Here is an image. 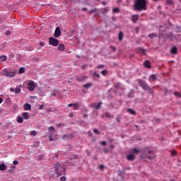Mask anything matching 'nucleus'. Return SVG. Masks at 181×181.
<instances>
[{"mask_svg": "<svg viewBox=\"0 0 181 181\" xmlns=\"http://www.w3.org/2000/svg\"><path fill=\"white\" fill-rule=\"evenodd\" d=\"M146 0H135L134 9L135 11H146Z\"/></svg>", "mask_w": 181, "mask_h": 181, "instance_id": "nucleus-1", "label": "nucleus"}, {"mask_svg": "<svg viewBox=\"0 0 181 181\" xmlns=\"http://www.w3.org/2000/svg\"><path fill=\"white\" fill-rule=\"evenodd\" d=\"M54 170L58 176H63L66 173V169L59 162L54 165Z\"/></svg>", "mask_w": 181, "mask_h": 181, "instance_id": "nucleus-2", "label": "nucleus"}, {"mask_svg": "<svg viewBox=\"0 0 181 181\" xmlns=\"http://www.w3.org/2000/svg\"><path fill=\"white\" fill-rule=\"evenodd\" d=\"M49 44L51 46H54V47H56L59 46V40L51 37L49 39Z\"/></svg>", "mask_w": 181, "mask_h": 181, "instance_id": "nucleus-3", "label": "nucleus"}, {"mask_svg": "<svg viewBox=\"0 0 181 181\" xmlns=\"http://www.w3.org/2000/svg\"><path fill=\"white\" fill-rule=\"evenodd\" d=\"M3 72H4V76H5V77H10V78L15 77L14 71L9 72V71H8V69H4L3 70Z\"/></svg>", "mask_w": 181, "mask_h": 181, "instance_id": "nucleus-4", "label": "nucleus"}, {"mask_svg": "<svg viewBox=\"0 0 181 181\" xmlns=\"http://www.w3.org/2000/svg\"><path fill=\"white\" fill-rule=\"evenodd\" d=\"M137 81H138L139 84L140 85V87H141V88H143V90H146L147 88L149 87L148 86V83H146V82H145V81L138 79Z\"/></svg>", "mask_w": 181, "mask_h": 181, "instance_id": "nucleus-5", "label": "nucleus"}, {"mask_svg": "<svg viewBox=\"0 0 181 181\" xmlns=\"http://www.w3.org/2000/svg\"><path fill=\"white\" fill-rule=\"evenodd\" d=\"M35 88L36 86H35V82L33 81H31L28 83V90L29 91H33Z\"/></svg>", "mask_w": 181, "mask_h": 181, "instance_id": "nucleus-6", "label": "nucleus"}, {"mask_svg": "<svg viewBox=\"0 0 181 181\" xmlns=\"http://www.w3.org/2000/svg\"><path fill=\"white\" fill-rule=\"evenodd\" d=\"M54 37H60L62 36V30L59 27H57L54 33Z\"/></svg>", "mask_w": 181, "mask_h": 181, "instance_id": "nucleus-7", "label": "nucleus"}, {"mask_svg": "<svg viewBox=\"0 0 181 181\" xmlns=\"http://www.w3.org/2000/svg\"><path fill=\"white\" fill-rule=\"evenodd\" d=\"M136 53H139V54H146V49L142 47H138L136 49Z\"/></svg>", "mask_w": 181, "mask_h": 181, "instance_id": "nucleus-8", "label": "nucleus"}, {"mask_svg": "<svg viewBox=\"0 0 181 181\" xmlns=\"http://www.w3.org/2000/svg\"><path fill=\"white\" fill-rule=\"evenodd\" d=\"M103 104L102 102H99L98 104L97 103H93L91 105V107L93 108H95V110H100L101 108V105Z\"/></svg>", "mask_w": 181, "mask_h": 181, "instance_id": "nucleus-9", "label": "nucleus"}, {"mask_svg": "<svg viewBox=\"0 0 181 181\" xmlns=\"http://www.w3.org/2000/svg\"><path fill=\"white\" fill-rule=\"evenodd\" d=\"M24 111H28L32 110V106L29 103H25L23 106Z\"/></svg>", "mask_w": 181, "mask_h": 181, "instance_id": "nucleus-10", "label": "nucleus"}, {"mask_svg": "<svg viewBox=\"0 0 181 181\" xmlns=\"http://www.w3.org/2000/svg\"><path fill=\"white\" fill-rule=\"evenodd\" d=\"M138 19H139V15H133L132 16V21L133 23H136V22L138 21Z\"/></svg>", "mask_w": 181, "mask_h": 181, "instance_id": "nucleus-11", "label": "nucleus"}, {"mask_svg": "<svg viewBox=\"0 0 181 181\" xmlns=\"http://www.w3.org/2000/svg\"><path fill=\"white\" fill-rule=\"evenodd\" d=\"M21 117L23 119H29V113L24 112L21 114Z\"/></svg>", "mask_w": 181, "mask_h": 181, "instance_id": "nucleus-12", "label": "nucleus"}, {"mask_svg": "<svg viewBox=\"0 0 181 181\" xmlns=\"http://www.w3.org/2000/svg\"><path fill=\"white\" fill-rule=\"evenodd\" d=\"M171 54H177V47H173L170 49Z\"/></svg>", "mask_w": 181, "mask_h": 181, "instance_id": "nucleus-13", "label": "nucleus"}, {"mask_svg": "<svg viewBox=\"0 0 181 181\" xmlns=\"http://www.w3.org/2000/svg\"><path fill=\"white\" fill-rule=\"evenodd\" d=\"M65 47L64 44H60L58 45L57 50L59 52H63L64 51Z\"/></svg>", "mask_w": 181, "mask_h": 181, "instance_id": "nucleus-14", "label": "nucleus"}, {"mask_svg": "<svg viewBox=\"0 0 181 181\" xmlns=\"http://www.w3.org/2000/svg\"><path fill=\"white\" fill-rule=\"evenodd\" d=\"M6 169H8V166L5 165V163L0 164V170H6Z\"/></svg>", "mask_w": 181, "mask_h": 181, "instance_id": "nucleus-15", "label": "nucleus"}, {"mask_svg": "<svg viewBox=\"0 0 181 181\" xmlns=\"http://www.w3.org/2000/svg\"><path fill=\"white\" fill-rule=\"evenodd\" d=\"M127 112H129L132 115H136V112L135 110H134V109H132V108H128Z\"/></svg>", "mask_w": 181, "mask_h": 181, "instance_id": "nucleus-16", "label": "nucleus"}, {"mask_svg": "<svg viewBox=\"0 0 181 181\" xmlns=\"http://www.w3.org/2000/svg\"><path fill=\"white\" fill-rule=\"evenodd\" d=\"M144 66L147 69H151V62H149V60H146L144 62Z\"/></svg>", "mask_w": 181, "mask_h": 181, "instance_id": "nucleus-17", "label": "nucleus"}, {"mask_svg": "<svg viewBox=\"0 0 181 181\" xmlns=\"http://www.w3.org/2000/svg\"><path fill=\"white\" fill-rule=\"evenodd\" d=\"M143 152H144V155H151L152 153H153V151H151V150H148V149L144 150Z\"/></svg>", "mask_w": 181, "mask_h": 181, "instance_id": "nucleus-18", "label": "nucleus"}, {"mask_svg": "<svg viewBox=\"0 0 181 181\" xmlns=\"http://www.w3.org/2000/svg\"><path fill=\"white\" fill-rule=\"evenodd\" d=\"M157 78H158L156 77V75L152 74V75H151V76H150L149 81H156V79H157Z\"/></svg>", "mask_w": 181, "mask_h": 181, "instance_id": "nucleus-19", "label": "nucleus"}, {"mask_svg": "<svg viewBox=\"0 0 181 181\" xmlns=\"http://www.w3.org/2000/svg\"><path fill=\"white\" fill-rule=\"evenodd\" d=\"M128 160H134L135 159V155L131 153L127 156Z\"/></svg>", "mask_w": 181, "mask_h": 181, "instance_id": "nucleus-20", "label": "nucleus"}, {"mask_svg": "<svg viewBox=\"0 0 181 181\" xmlns=\"http://www.w3.org/2000/svg\"><path fill=\"white\" fill-rule=\"evenodd\" d=\"M118 39L119 42H122V39H124V33L122 32L119 33Z\"/></svg>", "mask_w": 181, "mask_h": 181, "instance_id": "nucleus-21", "label": "nucleus"}, {"mask_svg": "<svg viewBox=\"0 0 181 181\" xmlns=\"http://www.w3.org/2000/svg\"><path fill=\"white\" fill-rule=\"evenodd\" d=\"M84 88H90L93 87V83H88L86 84L83 85Z\"/></svg>", "mask_w": 181, "mask_h": 181, "instance_id": "nucleus-22", "label": "nucleus"}, {"mask_svg": "<svg viewBox=\"0 0 181 181\" xmlns=\"http://www.w3.org/2000/svg\"><path fill=\"white\" fill-rule=\"evenodd\" d=\"M146 91L148 92V94L153 95V89L152 88H150L149 86L145 90Z\"/></svg>", "mask_w": 181, "mask_h": 181, "instance_id": "nucleus-23", "label": "nucleus"}, {"mask_svg": "<svg viewBox=\"0 0 181 181\" xmlns=\"http://www.w3.org/2000/svg\"><path fill=\"white\" fill-rule=\"evenodd\" d=\"M87 78V76L78 77L77 81H84Z\"/></svg>", "mask_w": 181, "mask_h": 181, "instance_id": "nucleus-24", "label": "nucleus"}, {"mask_svg": "<svg viewBox=\"0 0 181 181\" xmlns=\"http://www.w3.org/2000/svg\"><path fill=\"white\" fill-rule=\"evenodd\" d=\"M156 36H158L156 33H151L148 35V37H150V39H153V37H156Z\"/></svg>", "mask_w": 181, "mask_h": 181, "instance_id": "nucleus-25", "label": "nucleus"}, {"mask_svg": "<svg viewBox=\"0 0 181 181\" xmlns=\"http://www.w3.org/2000/svg\"><path fill=\"white\" fill-rule=\"evenodd\" d=\"M17 122H18V124H22L23 122V118L21 117H19L17 119Z\"/></svg>", "mask_w": 181, "mask_h": 181, "instance_id": "nucleus-26", "label": "nucleus"}, {"mask_svg": "<svg viewBox=\"0 0 181 181\" xmlns=\"http://www.w3.org/2000/svg\"><path fill=\"white\" fill-rule=\"evenodd\" d=\"M30 135H31L32 136H36V135H37V132H36V131H32V132L30 133Z\"/></svg>", "mask_w": 181, "mask_h": 181, "instance_id": "nucleus-27", "label": "nucleus"}, {"mask_svg": "<svg viewBox=\"0 0 181 181\" xmlns=\"http://www.w3.org/2000/svg\"><path fill=\"white\" fill-rule=\"evenodd\" d=\"M174 95H175V97H179L180 98H181V93L179 92H175Z\"/></svg>", "mask_w": 181, "mask_h": 181, "instance_id": "nucleus-28", "label": "nucleus"}, {"mask_svg": "<svg viewBox=\"0 0 181 181\" xmlns=\"http://www.w3.org/2000/svg\"><path fill=\"white\" fill-rule=\"evenodd\" d=\"M115 88H121L122 85L119 83H117L115 84Z\"/></svg>", "mask_w": 181, "mask_h": 181, "instance_id": "nucleus-29", "label": "nucleus"}, {"mask_svg": "<svg viewBox=\"0 0 181 181\" xmlns=\"http://www.w3.org/2000/svg\"><path fill=\"white\" fill-rule=\"evenodd\" d=\"M112 12H114L115 13H119V8H115L112 10Z\"/></svg>", "mask_w": 181, "mask_h": 181, "instance_id": "nucleus-30", "label": "nucleus"}, {"mask_svg": "<svg viewBox=\"0 0 181 181\" xmlns=\"http://www.w3.org/2000/svg\"><path fill=\"white\" fill-rule=\"evenodd\" d=\"M166 4L167 5H173V0H168Z\"/></svg>", "mask_w": 181, "mask_h": 181, "instance_id": "nucleus-31", "label": "nucleus"}, {"mask_svg": "<svg viewBox=\"0 0 181 181\" xmlns=\"http://www.w3.org/2000/svg\"><path fill=\"white\" fill-rule=\"evenodd\" d=\"M19 73L20 74H23V73H25V69L23 67L20 68Z\"/></svg>", "mask_w": 181, "mask_h": 181, "instance_id": "nucleus-32", "label": "nucleus"}, {"mask_svg": "<svg viewBox=\"0 0 181 181\" xmlns=\"http://www.w3.org/2000/svg\"><path fill=\"white\" fill-rule=\"evenodd\" d=\"M132 152H134V153H139V152H141L140 150H138V148H133Z\"/></svg>", "mask_w": 181, "mask_h": 181, "instance_id": "nucleus-33", "label": "nucleus"}, {"mask_svg": "<svg viewBox=\"0 0 181 181\" xmlns=\"http://www.w3.org/2000/svg\"><path fill=\"white\" fill-rule=\"evenodd\" d=\"M49 139L50 142H52V141H54V139H53V135L52 134L49 135Z\"/></svg>", "mask_w": 181, "mask_h": 181, "instance_id": "nucleus-34", "label": "nucleus"}, {"mask_svg": "<svg viewBox=\"0 0 181 181\" xmlns=\"http://www.w3.org/2000/svg\"><path fill=\"white\" fill-rule=\"evenodd\" d=\"M95 12H97V8H94L92 9L89 11V13L93 14V13H95Z\"/></svg>", "mask_w": 181, "mask_h": 181, "instance_id": "nucleus-35", "label": "nucleus"}, {"mask_svg": "<svg viewBox=\"0 0 181 181\" xmlns=\"http://www.w3.org/2000/svg\"><path fill=\"white\" fill-rule=\"evenodd\" d=\"M15 93H16V94H19V93H21V88H16L15 89Z\"/></svg>", "mask_w": 181, "mask_h": 181, "instance_id": "nucleus-36", "label": "nucleus"}, {"mask_svg": "<svg viewBox=\"0 0 181 181\" xmlns=\"http://www.w3.org/2000/svg\"><path fill=\"white\" fill-rule=\"evenodd\" d=\"M0 59H1L3 62H6V56H1Z\"/></svg>", "mask_w": 181, "mask_h": 181, "instance_id": "nucleus-37", "label": "nucleus"}, {"mask_svg": "<svg viewBox=\"0 0 181 181\" xmlns=\"http://www.w3.org/2000/svg\"><path fill=\"white\" fill-rule=\"evenodd\" d=\"M48 131H49V132H52V131H54V127H53L52 126L49 127Z\"/></svg>", "mask_w": 181, "mask_h": 181, "instance_id": "nucleus-38", "label": "nucleus"}, {"mask_svg": "<svg viewBox=\"0 0 181 181\" xmlns=\"http://www.w3.org/2000/svg\"><path fill=\"white\" fill-rule=\"evenodd\" d=\"M73 107H74V110H78V105L75 103L74 104Z\"/></svg>", "mask_w": 181, "mask_h": 181, "instance_id": "nucleus-39", "label": "nucleus"}, {"mask_svg": "<svg viewBox=\"0 0 181 181\" xmlns=\"http://www.w3.org/2000/svg\"><path fill=\"white\" fill-rule=\"evenodd\" d=\"M58 158H59V155H57V154H53L52 158H54V160H57Z\"/></svg>", "mask_w": 181, "mask_h": 181, "instance_id": "nucleus-40", "label": "nucleus"}, {"mask_svg": "<svg viewBox=\"0 0 181 181\" xmlns=\"http://www.w3.org/2000/svg\"><path fill=\"white\" fill-rule=\"evenodd\" d=\"M93 132L95 134H98V135H100V131H98V129H93Z\"/></svg>", "mask_w": 181, "mask_h": 181, "instance_id": "nucleus-41", "label": "nucleus"}, {"mask_svg": "<svg viewBox=\"0 0 181 181\" xmlns=\"http://www.w3.org/2000/svg\"><path fill=\"white\" fill-rule=\"evenodd\" d=\"M105 117H107V118H111V114H110V112H106Z\"/></svg>", "mask_w": 181, "mask_h": 181, "instance_id": "nucleus-42", "label": "nucleus"}, {"mask_svg": "<svg viewBox=\"0 0 181 181\" xmlns=\"http://www.w3.org/2000/svg\"><path fill=\"white\" fill-rule=\"evenodd\" d=\"M102 74L103 76H107V71L106 70L102 71Z\"/></svg>", "mask_w": 181, "mask_h": 181, "instance_id": "nucleus-43", "label": "nucleus"}, {"mask_svg": "<svg viewBox=\"0 0 181 181\" xmlns=\"http://www.w3.org/2000/svg\"><path fill=\"white\" fill-rule=\"evenodd\" d=\"M176 153H177V152L175 151H173L171 152L172 156H176Z\"/></svg>", "mask_w": 181, "mask_h": 181, "instance_id": "nucleus-44", "label": "nucleus"}, {"mask_svg": "<svg viewBox=\"0 0 181 181\" xmlns=\"http://www.w3.org/2000/svg\"><path fill=\"white\" fill-rule=\"evenodd\" d=\"M93 76L98 77V78H100V74H97V72H95V73L93 74Z\"/></svg>", "mask_w": 181, "mask_h": 181, "instance_id": "nucleus-45", "label": "nucleus"}, {"mask_svg": "<svg viewBox=\"0 0 181 181\" xmlns=\"http://www.w3.org/2000/svg\"><path fill=\"white\" fill-rule=\"evenodd\" d=\"M13 165H19V161H18V160H14V161L13 162Z\"/></svg>", "mask_w": 181, "mask_h": 181, "instance_id": "nucleus-46", "label": "nucleus"}, {"mask_svg": "<svg viewBox=\"0 0 181 181\" xmlns=\"http://www.w3.org/2000/svg\"><path fill=\"white\" fill-rule=\"evenodd\" d=\"M110 49H111V50H112L113 52H115V50H116L115 47H114V46H110Z\"/></svg>", "mask_w": 181, "mask_h": 181, "instance_id": "nucleus-47", "label": "nucleus"}, {"mask_svg": "<svg viewBox=\"0 0 181 181\" xmlns=\"http://www.w3.org/2000/svg\"><path fill=\"white\" fill-rule=\"evenodd\" d=\"M5 35H6V36H9V35H11V31H6V32L5 33Z\"/></svg>", "mask_w": 181, "mask_h": 181, "instance_id": "nucleus-48", "label": "nucleus"}, {"mask_svg": "<svg viewBox=\"0 0 181 181\" xmlns=\"http://www.w3.org/2000/svg\"><path fill=\"white\" fill-rule=\"evenodd\" d=\"M40 46L41 47H43V46H45V42H40Z\"/></svg>", "mask_w": 181, "mask_h": 181, "instance_id": "nucleus-49", "label": "nucleus"}, {"mask_svg": "<svg viewBox=\"0 0 181 181\" xmlns=\"http://www.w3.org/2000/svg\"><path fill=\"white\" fill-rule=\"evenodd\" d=\"M60 180L61 181H66V177H61Z\"/></svg>", "mask_w": 181, "mask_h": 181, "instance_id": "nucleus-50", "label": "nucleus"}, {"mask_svg": "<svg viewBox=\"0 0 181 181\" xmlns=\"http://www.w3.org/2000/svg\"><path fill=\"white\" fill-rule=\"evenodd\" d=\"M101 145H103V146H105V145H107V142L103 141H102Z\"/></svg>", "mask_w": 181, "mask_h": 181, "instance_id": "nucleus-51", "label": "nucleus"}, {"mask_svg": "<svg viewBox=\"0 0 181 181\" xmlns=\"http://www.w3.org/2000/svg\"><path fill=\"white\" fill-rule=\"evenodd\" d=\"M110 149H114L115 146H114V144H110Z\"/></svg>", "mask_w": 181, "mask_h": 181, "instance_id": "nucleus-52", "label": "nucleus"}, {"mask_svg": "<svg viewBox=\"0 0 181 181\" xmlns=\"http://www.w3.org/2000/svg\"><path fill=\"white\" fill-rule=\"evenodd\" d=\"M103 152H104L105 153H108V149L104 148V149H103Z\"/></svg>", "mask_w": 181, "mask_h": 181, "instance_id": "nucleus-53", "label": "nucleus"}, {"mask_svg": "<svg viewBox=\"0 0 181 181\" xmlns=\"http://www.w3.org/2000/svg\"><path fill=\"white\" fill-rule=\"evenodd\" d=\"M98 69H104V65H99Z\"/></svg>", "mask_w": 181, "mask_h": 181, "instance_id": "nucleus-54", "label": "nucleus"}, {"mask_svg": "<svg viewBox=\"0 0 181 181\" xmlns=\"http://www.w3.org/2000/svg\"><path fill=\"white\" fill-rule=\"evenodd\" d=\"M82 69H83V70H86V69H87V65H83V66H82Z\"/></svg>", "mask_w": 181, "mask_h": 181, "instance_id": "nucleus-55", "label": "nucleus"}, {"mask_svg": "<svg viewBox=\"0 0 181 181\" xmlns=\"http://www.w3.org/2000/svg\"><path fill=\"white\" fill-rule=\"evenodd\" d=\"M86 152H87V155L88 156H90V155H91V152L88 151V150H86Z\"/></svg>", "mask_w": 181, "mask_h": 181, "instance_id": "nucleus-56", "label": "nucleus"}, {"mask_svg": "<svg viewBox=\"0 0 181 181\" xmlns=\"http://www.w3.org/2000/svg\"><path fill=\"white\" fill-rule=\"evenodd\" d=\"M2 103H4V99H2V98H0V104H2Z\"/></svg>", "mask_w": 181, "mask_h": 181, "instance_id": "nucleus-57", "label": "nucleus"}, {"mask_svg": "<svg viewBox=\"0 0 181 181\" xmlns=\"http://www.w3.org/2000/svg\"><path fill=\"white\" fill-rule=\"evenodd\" d=\"M69 117H74V113H70V114H69Z\"/></svg>", "mask_w": 181, "mask_h": 181, "instance_id": "nucleus-58", "label": "nucleus"}, {"mask_svg": "<svg viewBox=\"0 0 181 181\" xmlns=\"http://www.w3.org/2000/svg\"><path fill=\"white\" fill-rule=\"evenodd\" d=\"M73 105H74V103H71V104L68 105V107H73Z\"/></svg>", "mask_w": 181, "mask_h": 181, "instance_id": "nucleus-59", "label": "nucleus"}, {"mask_svg": "<svg viewBox=\"0 0 181 181\" xmlns=\"http://www.w3.org/2000/svg\"><path fill=\"white\" fill-rule=\"evenodd\" d=\"M10 91H11V92L15 91V88H10Z\"/></svg>", "mask_w": 181, "mask_h": 181, "instance_id": "nucleus-60", "label": "nucleus"}, {"mask_svg": "<svg viewBox=\"0 0 181 181\" xmlns=\"http://www.w3.org/2000/svg\"><path fill=\"white\" fill-rule=\"evenodd\" d=\"M4 23V20L2 19V18L0 17V23Z\"/></svg>", "mask_w": 181, "mask_h": 181, "instance_id": "nucleus-61", "label": "nucleus"}, {"mask_svg": "<svg viewBox=\"0 0 181 181\" xmlns=\"http://www.w3.org/2000/svg\"><path fill=\"white\" fill-rule=\"evenodd\" d=\"M99 168H100V169H104V166H103V165H100L99 166Z\"/></svg>", "mask_w": 181, "mask_h": 181, "instance_id": "nucleus-62", "label": "nucleus"}, {"mask_svg": "<svg viewBox=\"0 0 181 181\" xmlns=\"http://www.w3.org/2000/svg\"><path fill=\"white\" fill-rule=\"evenodd\" d=\"M45 106L43 105H41L40 107V110H42V108H43Z\"/></svg>", "mask_w": 181, "mask_h": 181, "instance_id": "nucleus-63", "label": "nucleus"}, {"mask_svg": "<svg viewBox=\"0 0 181 181\" xmlns=\"http://www.w3.org/2000/svg\"><path fill=\"white\" fill-rule=\"evenodd\" d=\"M148 159H152L153 157L152 156H147Z\"/></svg>", "mask_w": 181, "mask_h": 181, "instance_id": "nucleus-64", "label": "nucleus"}]
</instances>
